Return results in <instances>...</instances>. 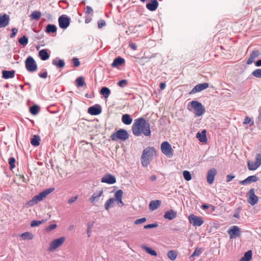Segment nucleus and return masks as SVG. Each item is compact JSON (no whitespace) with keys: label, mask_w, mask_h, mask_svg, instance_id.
<instances>
[{"label":"nucleus","mask_w":261,"mask_h":261,"mask_svg":"<svg viewBox=\"0 0 261 261\" xmlns=\"http://www.w3.org/2000/svg\"><path fill=\"white\" fill-rule=\"evenodd\" d=\"M132 130L134 135L137 137L142 135H144L146 137H149L151 135L150 124L142 117L135 120Z\"/></svg>","instance_id":"nucleus-1"},{"label":"nucleus","mask_w":261,"mask_h":261,"mask_svg":"<svg viewBox=\"0 0 261 261\" xmlns=\"http://www.w3.org/2000/svg\"><path fill=\"white\" fill-rule=\"evenodd\" d=\"M156 155V151L153 147H148L143 150L141 155V164L147 167L152 160L153 156Z\"/></svg>","instance_id":"nucleus-2"},{"label":"nucleus","mask_w":261,"mask_h":261,"mask_svg":"<svg viewBox=\"0 0 261 261\" xmlns=\"http://www.w3.org/2000/svg\"><path fill=\"white\" fill-rule=\"evenodd\" d=\"M54 190V188L47 189L43 192L40 193L38 195L35 196L31 200L28 202L30 205H33L37 204L38 202L42 200L45 198L49 194L51 193Z\"/></svg>","instance_id":"nucleus-3"},{"label":"nucleus","mask_w":261,"mask_h":261,"mask_svg":"<svg viewBox=\"0 0 261 261\" xmlns=\"http://www.w3.org/2000/svg\"><path fill=\"white\" fill-rule=\"evenodd\" d=\"M111 140L113 141L121 140L125 141L129 138L127 132L123 129H120L117 132H114L110 136Z\"/></svg>","instance_id":"nucleus-4"},{"label":"nucleus","mask_w":261,"mask_h":261,"mask_svg":"<svg viewBox=\"0 0 261 261\" xmlns=\"http://www.w3.org/2000/svg\"><path fill=\"white\" fill-rule=\"evenodd\" d=\"M190 104L194 110L195 116L199 117L204 113L205 111V108L199 101L193 100L190 102Z\"/></svg>","instance_id":"nucleus-5"},{"label":"nucleus","mask_w":261,"mask_h":261,"mask_svg":"<svg viewBox=\"0 0 261 261\" xmlns=\"http://www.w3.org/2000/svg\"><path fill=\"white\" fill-rule=\"evenodd\" d=\"M65 240L66 239L64 237H61L58 239L54 240L50 242L48 251L50 252L55 251L65 242Z\"/></svg>","instance_id":"nucleus-6"},{"label":"nucleus","mask_w":261,"mask_h":261,"mask_svg":"<svg viewBox=\"0 0 261 261\" xmlns=\"http://www.w3.org/2000/svg\"><path fill=\"white\" fill-rule=\"evenodd\" d=\"M25 65L26 69L29 72H33L37 70V65L33 57H28L25 61Z\"/></svg>","instance_id":"nucleus-7"},{"label":"nucleus","mask_w":261,"mask_h":261,"mask_svg":"<svg viewBox=\"0 0 261 261\" xmlns=\"http://www.w3.org/2000/svg\"><path fill=\"white\" fill-rule=\"evenodd\" d=\"M161 149L163 153L168 157H171L173 154V150L171 145L167 141L161 144Z\"/></svg>","instance_id":"nucleus-8"},{"label":"nucleus","mask_w":261,"mask_h":261,"mask_svg":"<svg viewBox=\"0 0 261 261\" xmlns=\"http://www.w3.org/2000/svg\"><path fill=\"white\" fill-rule=\"evenodd\" d=\"M188 219L190 223L194 226H200L204 223L202 217L196 216L194 214H190L188 217Z\"/></svg>","instance_id":"nucleus-9"},{"label":"nucleus","mask_w":261,"mask_h":261,"mask_svg":"<svg viewBox=\"0 0 261 261\" xmlns=\"http://www.w3.org/2000/svg\"><path fill=\"white\" fill-rule=\"evenodd\" d=\"M59 24L61 29H66L70 24V18L65 15H62L59 18Z\"/></svg>","instance_id":"nucleus-10"},{"label":"nucleus","mask_w":261,"mask_h":261,"mask_svg":"<svg viewBox=\"0 0 261 261\" xmlns=\"http://www.w3.org/2000/svg\"><path fill=\"white\" fill-rule=\"evenodd\" d=\"M249 197L248 199V202L251 205H254L257 203L258 198V197L255 194L254 189H251L249 191Z\"/></svg>","instance_id":"nucleus-11"},{"label":"nucleus","mask_w":261,"mask_h":261,"mask_svg":"<svg viewBox=\"0 0 261 261\" xmlns=\"http://www.w3.org/2000/svg\"><path fill=\"white\" fill-rule=\"evenodd\" d=\"M230 239L236 238L241 235L240 229L237 226H232L228 231Z\"/></svg>","instance_id":"nucleus-12"},{"label":"nucleus","mask_w":261,"mask_h":261,"mask_svg":"<svg viewBox=\"0 0 261 261\" xmlns=\"http://www.w3.org/2000/svg\"><path fill=\"white\" fill-rule=\"evenodd\" d=\"M101 182L108 184H113L116 182L115 177L111 174H105L101 179Z\"/></svg>","instance_id":"nucleus-13"},{"label":"nucleus","mask_w":261,"mask_h":261,"mask_svg":"<svg viewBox=\"0 0 261 261\" xmlns=\"http://www.w3.org/2000/svg\"><path fill=\"white\" fill-rule=\"evenodd\" d=\"M10 21V16L7 14H0V28H5Z\"/></svg>","instance_id":"nucleus-14"},{"label":"nucleus","mask_w":261,"mask_h":261,"mask_svg":"<svg viewBox=\"0 0 261 261\" xmlns=\"http://www.w3.org/2000/svg\"><path fill=\"white\" fill-rule=\"evenodd\" d=\"M216 174L217 170L215 168H212L207 171L206 178L209 184H212L213 182Z\"/></svg>","instance_id":"nucleus-15"},{"label":"nucleus","mask_w":261,"mask_h":261,"mask_svg":"<svg viewBox=\"0 0 261 261\" xmlns=\"http://www.w3.org/2000/svg\"><path fill=\"white\" fill-rule=\"evenodd\" d=\"M209 86L208 83H204L196 85L192 90L191 93H195L207 88Z\"/></svg>","instance_id":"nucleus-16"},{"label":"nucleus","mask_w":261,"mask_h":261,"mask_svg":"<svg viewBox=\"0 0 261 261\" xmlns=\"http://www.w3.org/2000/svg\"><path fill=\"white\" fill-rule=\"evenodd\" d=\"M258 180V178L256 175H251L248 176L245 179L241 180L239 184L242 185L250 184L252 182H256Z\"/></svg>","instance_id":"nucleus-17"},{"label":"nucleus","mask_w":261,"mask_h":261,"mask_svg":"<svg viewBox=\"0 0 261 261\" xmlns=\"http://www.w3.org/2000/svg\"><path fill=\"white\" fill-rule=\"evenodd\" d=\"M260 55V51L257 50H253L250 56L247 61V64L249 65L252 64L255 60V59Z\"/></svg>","instance_id":"nucleus-18"},{"label":"nucleus","mask_w":261,"mask_h":261,"mask_svg":"<svg viewBox=\"0 0 261 261\" xmlns=\"http://www.w3.org/2000/svg\"><path fill=\"white\" fill-rule=\"evenodd\" d=\"M88 112L92 115H97L101 113V110L99 106H92L88 108Z\"/></svg>","instance_id":"nucleus-19"},{"label":"nucleus","mask_w":261,"mask_h":261,"mask_svg":"<svg viewBox=\"0 0 261 261\" xmlns=\"http://www.w3.org/2000/svg\"><path fill=\"white\" fill-rule=\"evenodd\" d=\"M159 6L157 0H150V2L146 4V8L148 10L153 11H155Z\"/></svg>","instance_id":"nucleus-20"},{"label":"nucleus","mask_w":261,"mask_h":261,"mask_svg":"<svg viewBox=\"0 0 261 261\" xmlns=\"http://www.w3.org/2000/svg\"><path fill=\"white\" fill-rule=\"evenodd\" d=\"M206 130L204 129L202 130L201 133L198 132L196 134V138L200 142L204 143L207 142V139L206 135Z\"/></svg>","instance_id":"nucleus-21"},{"label":"nucleus","mask_w":261,"mask_h":261,"mask_svg":"<svg viewBox=\"0 0 261 261\" xmlns=\"http://www.w3.org/2000/svg\"><path fill=\"white\" fill-rule=\"evenodd\" d=\"M124 63L125 60L120 57H118L114 60L111 66L112 67H118L119 66L124 64Z\"/></svg>","instance_id":"nucleus-22"},{"label":"nucleus","mask_w":261,"mask_h":261,"mask_svg":"<svg viewBox=\"0 0 261 261\" xmlns=\"http://www.w3.org/2000/svg\"><path fill=\"white\" fill-rule=\"evenodd\" d=\"M176 216H177V213L172 210H171L169 211L165 212L164 216L165 218L169 220H171L173 219Z\"/></svg>","instance_id":"nucleus-23"},{"label":"nucleus","mask_w":261,"mask_h":261,"mask_svg":"<svg viewBox=\"0 0 261 261\" xmlns=\"http://www.w3.org/2000/svg\"><path fill=\"white\" fill-rule=\"evenodd\" d=\"M103 193V190L101 189L99 191L95 192L90 198V201L93 203L95 201H97L99 198L101 196Z\"/></svg>","instance_id":"nucleus-24"},{"label":"nucleus","mask_w":261,"mask_h":261,"mask_svg":"<svg viewBox=\"0 0 261 261\" xmlns=\"http://www.w3.org/2000/svg\"><path fill=\"white\" fill-rule=\"evenodd\" d=\"M15 72L14 70H3L2 71V77L5 79L13 78L14 77Z\"/></svg>","instance_id":"nucleus-25"},{"label":"nucleus","mask_w":261,"mask_h":261,"mask_svg":"<svg viewBox=\"0 0 261 261\" xmlns=\"http://www.w3.org/2000/svg\"><path fill=\"white\" fill-rule=\"evenodd\" d=\"M161 201L159 200H152L149 203V209L151 211H154L158 208L160 205Z\"/></svg>","instance_id":"nucleus-26"},{"label":"nucleus","mask_w":261,"mask_h":261,"mask_svg":"<svg viewBox=\"0 0 261 261\" xmlns=\"http://www.w3.org/2000/svg\"><path fill=\"white\" fill-rule=\"evenodd\" d=\"M122 121L126 125H129L132 123L133 119L129 115L125 114L122 115Z\"/></svg>","instance_id":"nucleus-27"},{"label":"nucleus","mask_w":261,"mask_h":261,"mask_svg":"<svg viewBox=\"0 0 261 261\" xmlns=\"http://www.w3.org/2000/svg\"><path fill=\"white\" fill-rule=\"evenodd\" d=\"M39 56L41 60L45 61L49 57L48 54L46 49H42L39 52Z\"/></svg>","instance_id":"nucleus-28"},{"label":"nucleus","mask_w":261,"mask_h":261,"mask_svg":"<svg viewBox=\"0 0 261 261\" xmlns=\"http://www.w3.org/2000/svg\"><path fill=\"white\" fill-rule=\"evenodd\" d=\"M100 93L105 98H107L111 93V91L108 88L103 87L101 89Z\"/></svg>","instance_id":"nucleus-29"},{"label":"nucleus","mask_w":261,"mask_h":261,"mask_svg":"<svg viewBox=\"0 0 261 261\" xmlns=\"http://www.w3.org/2000/svg\"><path fill=\"white\" fill-rule=\"evenodd\" d=\"M23 240H32L34 238V235L30 232H25L20 235Z\"/></svg>","instance_id":"nucleus-30"},{"label":"nucleus","mask_w":261,"mask_h":261,"mask_svg":"<svg viewBox=\"0 0 261 261\" xmlns=\"http://www.w3.org/2000/svg\"><path fill=\"white\" fill-rule=\"evenodd\" d=\"M252 258V251L249 250L244 255V256L241 259V261H250Z\"/></svg>","instance_id":"nucleus-31"},{"label":"nucleus","mask_w":261,"mask_h":261,"mask_svg":"<svg viewBox=\"0 0 261 261\" xmlns=\"http://www.w3.org/2000/svg\"><path fill=\"white\" fill-rule=\"evenodd\" d=\"M40 139L39 136L35 135L31 139V143L32 145L38 146L40 144Z\"/></svg>","instance_id":"nucleus-32"},{"label":"nucleus","mask_w":261,"mask_h":261,"mask_svg":"<svg viewBox=\"0 0 261 261\" xmlns=\"http://www.w3.org/2000/svg\"><path fill=\"white\" fill-rule=\"evenodd\" d=\"M142 248L145 250L146 252H147L148 254L156 256L157 255L156 252L154 250H152L151 248L145 246V245H142Z\"/></svg>","instance_id":"nucleus-33"},{"label":"nucleus","mask_w":261,"mask_h":261,"mask_svg":"<svg viewBox=\"0 0 261 261\" xmlns=\"http://www.w3.org/2000/svg\"><path fill=\"white\" fill-rule=\"evenodd\" d=\"M57 31V27L55 25L49 24L47 25L46 32L47 33H55Z\"/></svg>","instance_id":"nucleus-34"},{"label":"nucleus","mask_w":261,"mask_h":261,"mask_svg":"<svg viewBox=\"0 0 261 261\" xmlns=\"http://www.w3.org/2000/svg\"><path fill=\"white\" fill-rule=\"evenodd\" d=\"M115 201V199L114 198H110L106 201L105 204V208L106 210L109 211V208L113 206Z\"/></svg>","instance_id":"nucleus-35"},{"label":"nucleus","mask_w":261,"mask_h":261,"mask_svg":"<svg viewBox=\"0 0 261 261\" xmlns=\"http://www.w3.org/2000/svg\"><path fill=\"white\" fill-rule=\"evenodd\" d=\"M247 165L249 170H255L259 167L256 162L252 163L250 161H248Z\"/></svg>","instance_id":"nucleus-36"},{"label":"nucleus","mask_w":261,"mask_h":261,"mask_svg":"<svg viewBox=\"0 0 261 261\" xmlns=\"http://www.w3.org/2000/svg\"><path fill=\"white\" fill-rule=\"evenodd\" d=\"M53 64L59 68H63L65 66L64 61L61 59H59L58 61L53 60Z\"/></svg>","instance_id":"nucleus-37"},{"label":"nucleus","mask_w":261,"mask_h":261,"mask_svg":"<svg viewBox=\"0 0 261 261\" xmlns=\"http://www.w3.org/2000/svg\"><path fill=\"white\" fill-rule=\"evenodd\" d=\"M39 111V107L37 105H34L30 107V112L34 115H37Z\"/></svg>","instance_id":"nucleus-38"},{"label":"nucleus","mask_w":261,"mask_h":261,"mask_svg":"<svg viewBox=\"0 0 261 261\" xmlns=\"http://www.w3.org/2000/svg\"><path fill=\"white\" fill-rule=\"evenodd\" d=\"M41 16V13L40 12L38 11H33L31 15V17L33 19L38 20L39 19Z\"/></svg>","instance_id":"nucleus-39"},{"label":"nucleus","mask_w":261,"mask_h":261,"mask_svg":"<svg viewBox=\"0 0 261 261\" xmlns=\"http://www.w3.org/2000/svg\"><path fill=\"white\" fill-rule=\"evenodd\" d=\"M168 257L172 260H174L177 257V253L174 250H170L167 253Z\"/></svg>","instance_id":"nucleus-40"},{"label":"nucleus","mask_w":261,"mask_h":261,"mask_svg":"<svg viewBox=\"0 0 261 261\" xmlns=\"http://www.w3.org/2000/svg\"><path fill=\"white\" fill-rule=\"evenodd\" d=\"M76 83L77 87H83L86 85L84 77L82 76L79 77L76 80Z\"/></svg>","instance_id":"nucleus-41"},{"label":"nucleus","mask_w":261,"mask_h":261,"mask_svg":"<svg viewBox=\"0 0 261 261\" xmlns=\"http://www.w3.org/2000/svg\"><path fill=\"white\" fill-rule=\"evenodd\" d=\"M18 42L23 46H25L28 43V39L25 36H23L22 37L19 39Z\"/></svg>","instance_id":"nucleus-42"},{"label":"nucleus","mask_w":261,"mask_h":261,"mask_svg":"<svg viewBox=\"0 0 261 261\" xmlns=\"http://www.w3.org/2000/svg\"><path fill=\"white\" fill-rule=\"evenodd\" d=\"M16 160L14 157H11L9 159V164L10 170H13L15 167Z\"/></svg>","instance_id":"nucleus-43"},{"label":"nucleus","mask_w":261,"mask_h":261,"mask_svg":"<svg viewBox=\"0 0 261 261\" xmlns=\"http://www.w3.org/2000/svg\"><path fill=\"white\" fill-rule=\"evenodd\" d=\"M45 222L44 220L39 221V220H33L31 223V226L33 227L35 226H38L40 224H42Z\"/></svg>","instance_id":"nucleus-44"},{"label":"nucleus","mask_w":261,"mask_h":261,"mask_svg":"<svg viewBox=\"0 0 261 261\" xmlns=\"http://www.w3.org/2000/svg\"><path fill=\"white\" fill-rule=\"evenodd\" d=\"M123 195V191L121 190H118L115 194V200H120L122 199Z\"/></svg>","instance_id":"nucleus-45"},{"label":"nucleus","mask_w":261,"mask_h":261,"mask_svg":"<svg viewBox=\"0 0 261 261\" xmlns=\"http://www.w3.org/2000/svg\"><path fill=\"white\" fill-rule=\"evenodd\" d=\"M252 75L257 78H261V69H257L252 72Z\"/></svg>","instance_id":"nucleus-46"},{"label":"nucleus","mask_w":261,"mask_h":261,"mask_svg":"<svg viewBox=\"0 0 261 261\" xmlns=\"http://www.w3.org/2000/svg\"><path fill=\"white\" fill-rule=\"evenodd\" d=\"M183 176L184 178L187 181L190 180L192 178L191 174L188 171H184L183 172Z\"/></svg>","instance_id":"nucleus-47"},{"label":"nucleus","mask_w":261,"mask_h":261,"mask_svg":"<svg viewBox=\"0 0 261 261\" xmlns=\"http://www.w3.org/2000/svg\"><path fill=\"white\" fill-rule=\"evenodd\" d=\"M201 249L199 248H197L195 249L193 253L191 254V257H193L195 256H199L201 253Z\"/></svg>","instance_id":"nucleus-48"},{"label":"nucleus","mask_w":261,"mask_h":261,"mask_svg":"<svg viewBox=\"0 0 261 261\" xmlns=\"http://www.w3.org/2000/svg\"><path fill=\"white\" fill-rule=\"evenodd\" d=\"M243 123L244 124L250 123V126H252L254 125V122L253 121H251V118L249 116H246L245 118Z\"/></svg>","instance_id":"nucleus-49"},{"label":"nucleus","mask_w":261,"mask_h":261,"mask_svg":"<svg viewBox=\"0 0 261 261\" xmlns=\"http://www.w3.org/2000/svg\"><path fill=\"white\" fill-rule=\"evenodd\" d=\"M93 226V223H89L87 228V234L88 237H90L91 235V229Z\"/></svg>","instance_id":"nucleus-50"},{"label":"nucleus","mask_w":261,"mask_h":261,"mask_svg":"<svg viewBox=\"0 0 261 261\" xmlns=\"http://www.w3.org/2000/svg\"><path fill=\"white\" fill-rule=\"evenodd\" d=\"M146 219L145 218H142L140 219H137L135 221L134 223L136 225H138L141 223H143L146 222Z\"/></svg>","instance_id":"nucleus-51"},{"label":"nucleus","mask_w":261,"mask_h":261,"mask_svg":"<svg viewBox=\"0 0 261 261\" xmlns=\"http://www.w3.org/2000/svg\"><path fill=\"white\" fill-rule=\"evenodd\" d=\"M158 226V223L149 224L144 226V229H149L156 227Z\"/></svg>","instance_id":"nucleus-52"},{"label":"nucleus","mask_w":261,"mask_h":261,"mask_svg":"<svg viewBox=\"0 0 261 261\" xmlns=\"http://www.w3.org/2000/svg\"><path fill=\"white\" fill-rule=\"evenodd\" d=\"M255 162L259 166H260L261 165V154L260 153H257L256 154Z\"/></svg>","instance_id":"nucleus-53"},{"label":"nucleus","mask_w":261,"mask_h":261,"mask_svg":"<svg viewBox=\"0 0 261 261\" xmlns=\"http://www.w3.org/2000/svg\"><path fill=\"white\" fill-rule=\"evenodd\" d=\"M57 225L55 224H51L49 226H48L46 228H45V230L47 232H49L54 229H55L56 227H57Z\"/></svg>","instance_id":"nucleus-54"},{"label":"nucleus","mask_w":261,"mask_h":261,"mask_svg":"<svg viewBox=\"0 0 261 261\" xmlns=\"http://www.w3.org/2000/svg\"><path fill=\"white\" fill-rule=\"evenodd\" d=\"M73 63L75 67H78L80 65V62L77 58H74L72 59Z\"/></svg>","instance_id":"nucleus-55"},{"label":"nucleus","mask_w":261,"mask_h":261,"mask_svg":"<svg viewBox=\"0 0 261 261\" xmlns=\"http://www.w3.org/2000/svg\"><path fill=\"white\" fill-rule=\"evenodd\" d=\"M106 24V22L104 20H100L98 22V26L99 28H101L105 26Z\"/></svg>","instance_id":"nucleus-56"},{"label":"nucleus","mask_w":261,"mask_h":261,"mask_svg":"<svg viewBox=\"0 0 261 261\" xmlns=\"http://www.w3.org/2000/svg\"><path fill=\"white\" fill-rule=\"evenodd\" d=\"M127 84V81L126 80H122L120 81H119V82L118 83V85L120 87H123L124 85H126Z\"/></svg>","instance_id":"nucleus-57"},{"label":"nucleus","mask_w":261,"mask_h":261,"mask_svg":"<svg viewBox=\"0 0 261 261\" xmlns=\"http://www.w3.org/2000/svg\"><path fill=\"white\" fill-rule=\"evenodd\" d=\"M18 32V30L15 28H14L12 29V33L10 35V37L11 38H13L15 36L16 33H17Z\"/></svg>","instance_id":"nucleus-58"},{"label":"nucleus","mask_w":261,"mask_h":261,"mask_svg":"<svg viewBox=\"0 0 261 261\" xmlns=\"http://www.w3.org/2000/svg\"><path fill=\"white\" fill-rule=\"evenodd\" d=\"M235 177L234 175L228 174L226 176V182H229Z\"/></svg>","instance_id":"nucleus-59"},{"label":"nucleus","mask_w":261,"mask_h":261,"mask_svg":"<svg viewBox=\"0 0 261 261\" xmlns=\"http://www.w3.org/2000/svg\"><path fill=\"white\" fill-rule=\"evenodd\" d=\"M77 199V196H73L68 199V203L69 204H71L72 203L74 202Z\"/></svg>","instance_id":"nucleus-60"},{"label":"nucleus","mask_w":261,"mask_h":261,"mask_svg":"<svg viewBox=\"0 0 261 261\" xmlns=\"http://www.w3.org/2000/svg\"><path fill=\"white\" fill-rule=\"evenodd\" d=\"M86 13L87 14H90L91 13H92L93 12V9L92 8L89 6H87L86 8Z\"/></svg>","instance_id":"nucleus-61"},{"label":"nucleus","mask_w":261,"mask_h":261,"mask_svg":"<svg viewBox=\"0 0 261 261\" xmlns=\"http://www.w3.org/2000/svg\"><path fill=\"white\" fill-rule=\"evenodd\" d=\"M39 76L41 78L45 79L47 77V72H44L43 73H39Z\"/></svg>","instance_id":"nucleus-62"},{"label":"nucleus","mask_w":261,"mask_h":261,"mask_svg":"<svg viewBox=\"0 0 261 261\" xmlns=\"http://www.w3.org/2000/svg\"><path fill=\"white\" fill-rule=\"evenodd\" d=\"M149 179L152 181H155L156 179V176L155 175H152L150 176Z\"/></svg>","instance_id":"nucleus-63"},{"label":"nucleus","mask_w":261,"mask_h":261,"mask_svg":"<svg viewBox=\"0 0 261 261\" xmlns=\"http://www.w3.org/2000/svg\"><path fill=\"white\" fill-rule=\"evenodd\" d=\"M258 123L261 124V110L259 111V115L258 116Z\"/></svg>","instance_id":"nucleus-64"}]
</instances>
